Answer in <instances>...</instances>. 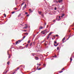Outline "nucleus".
I'll return each instance as SVG.
<instances>
[{
    "mask_svg": "<svg viewBox=\"0 0 74 74\" xmlns=\"http://www.w3.org/2000/svg\"><path fill=\"white\" fill-rule=\"evenodd\" d=\"M44 32V31H42L41 32V33H42V32Z\"/></svg>",
    "mask_w": 74,
    "mask_h": 74,
    "instance_id": "obj_47",
    "label": "nucleus"
},
{
    "mask_svg": "<svg viewBox=\"0 0 74 74\" xmlns=\"http://www.w3.org/2000/svg\"><path fill=\"white\" fill-rule=\"evenodd\" d=\"M21 15V13H20L19 15L18 16V17H20Z\"/></svg>",
    "mask_w": 74,
    "mask_h": 74,
    "instance_id": "obj_8",
    "label": "nucleus"
},
{
    "mask_svg": "<svg viewBox=\"0 0 74 74\" xmlns=\"http://www.w3.org/2000/svg\"><path fill=\"white\" fill-rule=\"evenodd\" d=\"M38 67H37V69H38Z\"/></svg>",
    "mask_w": 74,
    "mask_h": 74,
    "instance_id": "obj_50",
    "label": "nucleus"
},
{
    "mask_svg": "<svg viewBox=\"0 0 74 74\" xmlns=\"http://www.w3.org/2000/svg\"><path fill=\"white\" fill-rule=\"evenodd\" d=\"M29 11H30V12H33V10H32L30 9H29Z\"/></svg>",
    "mask_w": 74,
    "mask_h": 74,
    "instance_id": "obj_3",
    "label": "nucleus"
},
{
    "mask_svg": "<svg viewBox=\"0 0 74 74\" xmlns=\"http://www.w3.org/2000/svg\"><path fill=\"white\" fill-rule=\"evenodd\" d=\"M62 8H64V7H63V6H62Z\"/></svg>",
    "mask_w": 74,
    "mask_h": 74,
    "instance_id": "obj_60",
    "label": "nucleus"
},
{
    "mask_svg": "<svg viewBox=\"0 0 74 74\" xmlns=\"http://www.w3.org/2000/svg\"><path fill=\"white\" fill-rule=\"evenodd\" d=\"M49 36H47V39H48L49 38Z\"/></svg>",
    "mask_w": 74,
    "mask_h": 74,
    "instance_id": "obj_43",
    "label": "nucleus"
},
{
    "mask_svg": "<svg viewBox=\"0 0 74 74\" xmlns=\"http://www.w3.org/2000/svg\"><path fill=\"white\" fill-rule=\"evenodd\" d=\"M25 38V36H24L23 37V39L22 40H19L18 41H16V44H18H18L19 43H20V42H21V41H22V40H23V39H24V38Z\"/></svg>",
    "mask_w": 74,
    "mask_h": 74,
    "instance_id": "obj_1",
    "label": "nucleus"
},
{
    "mask_svg": "<svg viewBox=\"0 0 74 74\" xmlns=\"http://www.w3.org/2000/svg\"><path fill=\"white\" fill-rule=\"evenodd\" d=\"M19 68H20L19 67H18L17 68V70H18V69H19Z\"/></svg>",
    "mask_w": 74,
    "mask_h": 74,
    "instance_id": "obj_31",
    "label": "nucleus"
},
{
    "mask_svg": "<svg viewBox=\"0 0 74 74\" xmlns=\"http://www.w3.org/2000/svg\"><path fill=\"white\" fill-rule=\"evenodd\" d=\"M25 25H26V26L27 25V24H25Z\"/></svg>",
    "mask_w": 74,
    "mask_h": 74,
    "instance_id": "obj_61",
    "label": "nucleus"
},
{
    "mask_svg": "<svg viewBox=\"0 0 74 74\" xmlns=\"http://www.w3.org/2000/svg\"><path fill=\"white\" fill-rule=\"evenodd\" d=\"M45 25H46V23H45Z\"/></svg>",
    "mask_w": 74,
    "mask_h": 74,
    "instance_id": "obj_56",
    "label": "nucleus"
},
{
    "mask_svg": "<svg viewBox=\"0 0 74 74\" xmlns=\"http://www.w3.org/2000/svg\"><path fill=\"white\" fill-rule=\"evenodd\" d=\"M70 36H69L68 38L67 39V40H69V38H70Z\"/></svg>",
    "mask_w": 74,
    "mask_h": 74,
    "instance_id": "obj_42",
    "label": "nucleus"
},
{
    "mask_svg": "<svg viewBox=\"0 0 74 74\" xmlns=\"http://www.w3.org/2000/svg\"><path fill=\"white\" fill-rule=\"evenodd\" d=\"M53 37H54V38L55 37V36H53Z\"/></svg>",
    "mask_w": 74,
    "mask_h": 74,
    "instance_id": "obj_52",
    "label": "nucleus"
},
{
    "mask_svg": "<svg viewBox=\"0 0 74 74\" xmlns=\"http://www.w3.org/2000/svg\"><path fill=\"white\" fill-rule=\"evenodd\" d=\"M39 66H41V64H39Z\"/></svg>",
    "mask_w": 74,
    "mask_h": 74,
    "instance_id": "obj_57",
    "label": "nucleus"
},
{
    "mask_svg": "<svg viewBox=\"0 0 74 74\" xmlns=\"http://www.w3.org/2000/svg\"><path fill=\"white\" fill-rule=\"evenodd\" d=\"M26 4H25V6H24L25 8H26Z\"/></svg>",
    "mask_w": 74,
    "mask_h": 74,
    "instance_id": "obj_29",
    "label": "nucleus"
},
{
    "mask_svg": "<svg viewBox=\"0 0 74 74\" xmlns=\"http://www.w3.org/2000/svg\"><path fill=\"white\" fill-rule=\"evenodd\" d=\"M41 68H39L38 69H37V70H41Z\"/></svg>",
    "mask_w": 74,
    "mask_h": 74,
    "instance_id": "obj_18",
    "label": "nucleus"
},
{
    "mask_svg": "<svg viewBox=\"0 0 74 74\" xmlns=\"http://www.w3.org/2000/svg\"><path fill=\"white\" fill-rule=\"evenodd\" d=\"M54 46H55V47H57V46H58V45L57 44L56 45L54 43Z\"/></svg>",
    "mask_w": 74,
    "mask_h": 74,
    "instance_id": "obj_12",
    "label": "nucleus"
},
{
    "mask_svg": "<svg viewBox=\"0 0 74 74\" xmlns=\"http://www.w3.org/2000/svg\"><path fill=\"white\" fill-rule=\"evenodd\" d=\"M30 40H29L28 41V43H30Z\"/></svg>",
    "mask_w": 74,
    "mask_h": 74,
    "instance_id": "obj_20",
    "label": "nucleus"
},
{
    "mask_svg": "<svg viewBox=\"0 0 74 74\" xmlns=\"http://www.w3.org/2000/svg\"><path fill=\"white\" fill-rule=\"evenodd\" d=\"M32 56H34V55H35V54L32 53Z\"/></svg>",
    "mask_w": 74,
    "mask_h": 74,
    "instance_id": "obj_26",
    "label": "nucleus"
},
{
    "mask_svg": "<svg viewBox=\"0 0 74 74\" xmlns=\"http://www.w3.org/2000/svg\"><path fill=\"white\" fill-rule=\"evenodd\" d=\"M60 16H59V19H60Z\"/></svg>",
    "mask_w": 74,
    "mask_h": 74,
    "instance_id": "obj_40",
    "label": "nucleus"
},
{
    "mask_svg": "<svg viewBox=\"0 0 74 74\" xmlns=\"http://www.w3.org/2000/svg\"><path fill=\"white\" fill-rule=\"evenodd\" d=\"M65 40V37H64L62 40V41H63Z\"/></svg>",
    "mask_w": 74,
    "mask_h": 74,
    "instance_id": "obj_9",
    "label": "nucleus"
},
{
    "mask_svg": "<svg viewBox=\"0 0 74 74\" xmlns=\"http://www.w3.org/2000/svg\"><path fill=\"white\" fill-rule=\"evenodd\" d=\"M37 65H38V64H37Z\"/></svg>",
    "mask_w": 74,
    "mask_h": 74,
    "instance_id": "obj_62",
    "label": "nucleus"
},
{
    "mask_svg": "<svg viewBox=\"0 0 74 74\" xmlns=\"http://www.w3.org/2000/svg\"><path fill=\"white\" fill-rule=\"evenodd\" d=\"M15 10H17V9L16 8H15Z\"/></svg>",
    "mask_w": 74,
    "mask_h": 74,
    "instance_id": "obj_45",
    "label": "nucleus"
},
{
    "mask_svg": "<svg viewBox=\"0 0 74 74\" xmlns=\"http://www.w3.org/2000/svg\"><path fill=\"white\" fill-rule=\"evenodd\" d=\"M54 44H57V42H56V41H54Z\"/></svg>",
    "mask_w": 74,
    "mask_h": 74,
    "instance_id": "obj_19",
    "label": "nucleus"
},
{
    "mask_svg": "<svg viewBox=\"0 0 74 74\" xmlns=\"http://www.w3.org/2000/svg\"><path fill=\"white\" fill-rule=\"evenodd\" d=\"M48 55H47V56H48Z\"/></svg>",
    "mask_w": 74,
    "mask_h": 74,
    "instance_id": "obj_64",
    "label": "nucleus"
},
{
    "mask_svg": "<svg viewBox=\"0 0 74 74\" xmlns=\"http://www.w3.org/2000/svg\"><path fill=\"white\" fill-rule=\"evenodd\" d=\"M47 28H48V25H47Z\"/></svg>",
    "mask_w": 74,
    "mask_h": 74,
    "instance_id": "obj_44",
    "label": "nucleus"
},
{
    "mask_svg": "<svg viewBox=\"0 0 74 74\" xmlns=\"http://www.w3.org/2000/svg\"><path fill=\"white\" fill-rule=\"evenodd\" d=\"M37 33L38 34V32H37Z\"/></svg>",
    "mask_w": 74,
    "mask_h": 74,
    "instance_id": "obj_63",
    "label": "nucleus"
},
{
    "mask_svg": "<svg viewBox=\"0 0 74 74\" xmlns=\"http://www.w3.org/2000/svg\"><path fill=\"white\" fill-rule=\"evenodd\" d=\"M70 60H71L70 61V62H71V61H72V57H71L70 58Z\"/></svg>",
    "mask_w": 74,
    "mask_h": 74,
    "instance_id": "obj_6",
    "label": "nucleus"
},
{
    "mask_svg": "<svg viewBox=\"0 0 74 74\" xmlns=\"http://www.w3.org/2000/svg\"><path fill=\"white\" fill-rule=\"evenodd\" d=\"M64 70V68H63V69H62V70Z\"/></svg>",
    "mask_w": 74,
    "mask_h": 74,
    "instance_id": "obj_53",
    "label": "nucleus"
},
{
    "mask_svg": "<svg viewBox=\"0 0 74 74\" xmlns=\"http://www.w3.org/2000/svg\"><path fill=\"white\" fill-rule=\"evenodd\" d=\"M7 64H8V65H9V64H10V62L9 61H8V62Z\"/></svg>",
    "mask_w": 74,
    "mask_h": 74,
    "instance_id": "obj_14",
    "label": "nucleus"
},
{
    "mask_svg": "<svg viewBox=\"0 0 74 74\" xmlns=\"http://www.w3.org/2000/svg\"><path fill=\"white\" fill-rule=\"evenodd\" d=\"M27 26H26V27H24L23 28V29H26V28H27Z\"/></svg>",
    "mask_w": 74,
    "mask_h": 74,
    "instance_id": "obj_7",
    "label": "nucleus"
},
{
    "mask_svg": "<svg viewBox=\"0 0 74 74\" xmlns=\"http://www.w3.org/2000/svg\"><path fill=\"white\" fill-rule=\"evenodd\" d=\"M25 7H23L22 8V10H25Z\"/></svg>",
    "mask_w": 74,
    "mask_h": 74,
    "instance_id": "obj_10",
    "label": "nucleus"
},
{
    "mask_svg": "<svg viewBox=\"0 0 74 74\" xmlns=\"http://www.w3.org/2000/svg\"><path fill=\"white\" fill-rule=\"evenodd\" d=\"M10 58V56H9V58Z\"/></svg>",
    "mask_w": 74,
    "mask_h": 74,
    "instance_id": "obj_49",
    "label": "nucleus"
},
{
    "mask_svg": "<svg viewBox=\"0 0 74 74\" xmlns=\"http://www.w3.org/2000/svg\"><path fill=\"white\" fill-rule=\"evenodd\" d=\"M36 60H38V57H36L35 58Z\"/></svg>",
    "mask_w": 74,
    "mask_h": 74,
    "instance_id": "obj_5",
    "label": "nucleus"
},
{
    "mask_svg": "<svg viewBox=\"0 0 74 74\" xmlns=\"http://www.w3.org/2000/svg\"><path fill=\"white\" fill-rule=\"evenodd\" d=\"M43 66H45V64H43Z\"/></svg>",
    "mask_w": 74,
    "mask_h": 74,
    "instance_id": "obj_36",
    "label": "nucleus"
},
{
    "mask_svg": "<svg viewBox=\"0 0 74 74\" xmlns=\"http://www.w3.org/2000/svg\"><path fill=\"white\" fill-rule=\"evenodd\" d=\"M54 10H57V8H56V7L55 8H54Z\"/></svg>",
    "mask_w": 74,
    "mask_h": 74,
    "instance_id": "obj_24",
    "label": "nucleus"
},
{
    "mask_svg": "<svg viewBox=\"0 0 74 74\" xmlns=\"http://www.w3.org/2000/svg\"><path fill=\"white\" fill-rule=\"evenodd\" d=\"M64 16V14H62V15L61 16V17H63V16Z\"/></svg>",
    "mask_w": 74,
    "mask_h": 74,
    "instance_id": "obj_11",
    "label": "nucleus"
},
{
    "mask_svg": "<svg viewBox=\"0 0 74 74\" xmlns=\"http://www.w3.org/2000/svg\"><path fill=\"white\" fill-rule=\"evenodd\" d=\"M56 3H58V1H56Z\"/></svg>",
    "mask_w": 74,
    "mask_h": 74,
    "instance_id": "obj_37",
    "label": "nucleus"
},
{
    "mask_svg": "<svg viewBox=\"0 0 74 74\" xmlns=\"http://www.w3.org/2000/svg\"><path fill=\"white\" fill-rule=\"evenodd\" d=\"M24 31H25V32H26V30H25Z\"/></svg>",
    "mask_w": 74,
    "mask_h": 74,
    "instance_id": "obj_59",
    "label": "nucleus"
},
{
    "mask_svg": "<svg viewBox=\"0 0 74 74\" xmlns=\"http://www.w3.org/2000/svg\"><path fill=\"white\" fill-rule=\"evenodd\" d=\"M38 13L39 14H41V12H38Z\"/></svg>",
    "mask_w": 74,
    "mask_h": 74,
    "instance_id": "obj_16",
    "label": "nucleus"
},
{
    "mask_svg": "<svg viewBox=\"0 0 74 74\" xmlns=\"http://www.w3.org/2000/svg\"><path fill=\"white\" fill-rule=\"evenodd\" d=\"M39 29H43V27L42 26H40L39 27Z\"/></svg>",
    "mask_w": 74,
    "mask_h": 74,
    "instance_id": "obj_4",
    "label": "nucleus"
},
{
    "mask_svg": "<svg viewBox=\"0 0 74 74\" xmlns=\"http://www.w3.org/2000/svg\"><path fill=\"white\" fill-rule=\"evenodd\" d=\"M15 73V72H14V73H12V74H14V73Z\"/></svg>",
    "mask_w": 74,
    "mask_h": 74,
    "instance_id": "obj_39",
    "label": "nucleus"
},
{
    "mask_svg": "<svg viewBox=\"0 0 74 74\" xmlns=\"http://www.w3.org/2000/svg\"><path fill=\"white\" fill-rule=\"evenodd\" d=\"M25 34H27V35H28V34H27V33H26Z\"/></svg>",
    "mask_w": 74,
    "mask_h": 74,
    "instance_id": "obj_41",
    "label": "nucleus"
},
{
    "mask_svg": "<svg viewBox=\"0 0 74 74\" xmlns=\"http://www.w3.org/2000/svg\"><path fill=\"white\" fill-rule=\"evenodd\" d=\"M59 47H57V50H59Z\"/></svg>",
    "mask_w": 74,
    "mask_h": 74,
    "instance_id": "obj_13",
    "label": "nucleus"
},
{
    "mask_svg": "<svg viewBox=\"0 0 74 74\" xmlns=\"http://www.w3.org/2000/svg\"><path fill=\"white\" fill-rule=\"evenodd\" d=\"M15 12H12V14H14V13H15Z\"/></svg>",
    "mask_w": 74,
    "mask_h": 74,
    "instance_id": "obj_17",
    "label": "nucleus"
},
{
    "mask_svg": "<svg viewBox=\"0 0 74 74\" xmlns=\"http://www.w3.org/2000/svg\"><path fill=\"white\" fill-rule=\"evenodd\" d=\"M30 47H31V45H32V43H31L30 44Z\"/></svg>",
    "mask_w": 74,
    "mask_h": 74,
    "instance_id": "obj_21",
    "label": "nucleus"
},
{
    "mask_svg": "<svg viewBox=\"0 0 74 74\" xmlns=\"http://www.w3.org/2000/svg\"><path fill=\"white\" fill-rule=\"evenodd\" d=\"M52 33V32H51L49 34H50V35H51V34Z\"/></svg>",
    "mask_w": 74,
    "mask_h": 74,
    "instance_id": "obj_28",
    "label": "nucleus"
},
{
    "mask_svg": "<svg viewBox=\"0 0 74 74\" xmlns=\"http://www.w3.org/2000/svg\"><path fill=\"white\" fill-rule=\"evenodd\" d=\"M69 33H70V30H69Z\"/></svg>",
    "mask_w": 74,
    "mask_h": 74,
    "instance_id": "obj_46",
    "label": "nucleus"
},
{
    "mask_svg": "<svg viewBox=\"0 0 74 74\" xmlns=\"http://www.w3.org/2000/svg\"><path fill=\"white\" fill-rule=\"evenodd\" d=\"M25 14H27L28 13L27 12H25Z\"/></svg>",
    "mask_w": 74,
    "mask_h": 74,
    "instance_id": "obj_32",
    "label": "nucleus"
},
{
    "mask_svg": "<svg viewBox=\"0 0 74 74\" xmlns=\"http://www.w3.org/2000/svg\"><path fill=\"white\" fill-rule=\"evenodd\" d=\"M29 16V14H28L27 15V16Z\"/></svg>",
    "mask_w": 74,
    "mask_h": 74,
    "instance_id": "obj_34",
    "label": "nucleus"
},
{
    "mask_svg": "<svg viewBox=\"0 0 74 74\" xmlns=\"http://www.w3.org/2000/svg\"><path fill=\"white\" fill-rule=\"evenodd\" d=\"M3 15H4V17H6V15H5V14H4Z\"/></svg>",
    "mask_w": 74,
    "mask_h": 74,
    "instance_id": "obj_23",
    "label": "nucleus"
},
{
    "mask_svg": "<svg viewBox=\"0 0 74 74\" xmlns=\"http://www.w3.org/2000/svg\"><path fill=\"white\" fill-rule=\"evenodd\" d=\"M23 4H25V2H23L21 4V7H22V5Z\"/></svg>",
    "mask_w": 74,
    "mask_h": 74,
    "instance_id": "obj_15",
    "label": "nucleus"
},
{
    "mask_svg": "<svg viewBox=\"0 0 74 74\" xmlns=\"http://www.w3.org/2000/svg\"><path fill=\"white\" fill-rule=\"evenodd\" d=\"M57 45H59V43H57Z\"/></svg>",
    "mask_w": 74,
    "mask_h": 74,
    "instance_id": "obj_54",
    "label": "nucleus"
},
{
    "mask_svg": "<svg viewBox=\"0 0 74 74\" xmlns=\"http://www.w3.org/2000/svg\"><path fill=\"white\" fill-rule=\"evenodd\" d=\"M60 19H59L58 20V21H60Z\"/></svg>",
    "mask_w": 74,
    "mask_h": 74,
    "instance_id": "obj_58",
    "label": "nucleus"
},
{
    "mask_svg": "<svg viewBox=\"0 0 74 74\" xmlns=\"http://www.w3.org/2000/svg\"><path fill=\"white\" fill-rule=\"evenodd\" d=\"M47 45V44L46 43H45V46H46V45Z\"/></svg>",
    "mask_w": 74,
    "mask_h": 74,
    "instance_id": "obj_35",
    "label": "nucleus"
},
{
    "mask_svg": "<svg viewBox=\"0 0 74 74\" xmlns=\"http://www.w3.org/2000/svg\"><path fill=\"white\" fill-rule=\"evenodd\" d=\"M62 1H63L62 0H59L58 1V2H59V3H61V2H62Z\"/></svg>",
    "mask_w": 74,
    "mask_h": 74,
    "instance_id": "obj_2",
    "label": "nucleus"
},
{
    "mask_svg": "<svg viewBox=\"0 0 74 74\" xmlns=\"http://www.w3.org/2000/svg\"><path fill=\"white\" fill-rule=\"evenodd\" d=\"M73 26H74V23H73Z\"/></svg>",
    "mask_w": 74,
    "mask_h": 74,
    "instance_id": "obj_55",
    "label": "nucleus"
},
{
    "mask_svg": "<svg viewBox=\"0 0 74 74\" xmlns=\"http://www.w3.org/2000/svg\"><path fill=\"white\" fill-rule=\"evenodd\" d=\"M53 58H55H55H56V56L55 55V56H53Z\"/></svg>",
    "mask_w": 74,
    "mask_h": 74,
    "instance_id": "obj_30",
    "label": "nucleus"
},
{
    "mask_svg": "<svg viewBox=\"0 0 74 74\" xmlns=\"http://www.w3.org/2000/svg\"><path fill=\"white\" fill-rule=\"evenodd\" d=\"M45 34V33H44V32H43V34Z\"/></svg>",
    "mask_w": 74,
    "mask_h": 74,
    "instance_id": "obj_51",
    "label": "nucleus"
},
{
    "mask_svg": "<svg viewBox=\"0 0 74 74\" xmlns=\"http://www.w3.org/2000/svg\"><path fill=\"white\" fill-rule=\"evenodd\" d=\"M28 45H29V44H27V45H25L26 47H27V46H28Z\"/></svg>",
    "mask_w": 74,
    "mask_h": 74,
    "instance_id": "obj_25",
    "label": "nucleus"
},
{
    "mask_svg": "<svg viewBox=\"0 0 74 74\" xmlns=\"http://www.w3.org/2000/svg\"><path fill=\"white\" fill-rule=\"evenodd\" d=\"M63 72V71H60V73H61Z\"/></svg>",
    "mask_w": 74,
    "mask_h": 74,
    "instance_id": "obj_33",
    "label": "nucleus"
},
{
    "mask_svg": "<svg viewBox=\"0 0 74 74\" xmlns=\"http://www.w3.org/2000/svg\"><path fill=\"white\" fill-rule=\"evenodd\" d=\"M56 21V20H54L53 21V22H55Z\"/></svg>",
    "mask_w": 74,
    "mask_h": 74,
    "instance_id": "obj_38",
    "label": "nucleus"
},
{
    "mask_svg": "<svg viewBox=\"0 0 74 74\" xmlns=\"http://www.w3.org/2000/svg\"><path fill=\"white\" fill-rule=\"evenodd\" d=\"M7 71H7L6 72H3V73H7Z\"/></svg>",
    "mask_w": 74,
    "mask_h": 74,
    "instance_id": "obj_22",
    "label": "nucleus"
},
{
    "mask_svg": "<svg viewBox=\"0 0 74 74\" xmlns=\"http://www.w3.org/2000/svg\"><path fill=\"white\" fill-rule=\"evenodd\" d=\"M50 35H50V34H49L48 35V36H50Z\"/></svg>",
    "mask_w": 74,
    "mask_h": 74,
    "instance_id": "obj_48",
    "label": "nucleus"
},
{
    "mask_svg": "<svg viewBox=\"0 0 74 74\" xmlns=\"http://www.w3.org/2000/svg\"><path fill=\"white\" fill-rule=\"evenodd\" d=\"M56 36L57 37H58L59 36V35L58 34L56 35Z\"/></svg>",
    "mask_w": 74,
    "mask_h": 74,
    "instance_id": "obj_27",
    "label": "nucleus"
}]
</instances>
